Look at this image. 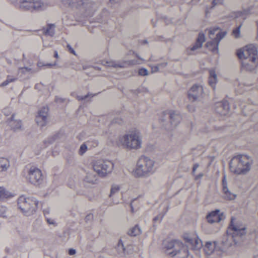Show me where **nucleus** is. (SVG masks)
I'll return each instance as SVG.
<instances>
[{"label":"nucleus","instance_id":"f257e3e1","mask_svg":"<svg viewBox=\"0 0 258 258\" xmlns=\"http://www.w3.org/2000/svg\"><path fill=\"white\" fill-rule=\"evenodd\" d=\"M253 163V158L245 154L233 156L229 162L230 170L237 174H245L250 171Z\"/></svg>","mask_w":258,"mask_h":258},{"label":"nucleus","instance_id":"f03ea898","mask_svg":"<svg viewBox=\"0 0 258 258\" xmlns=\"http://www.w3.org/2000/svg\"><path fill=\"white\" fill-rule=\"evenodd\" d=\"M118 141L124 149H140L142 147L143 136L138 131H132L120 137Z\"/></svg>","mask_w":258,"mask_h":258},{"label":"nucleus","instance_id":"7ed1b4c3","mask_svg":"<svg viewBox=\"0 0 258 258\" xmlns=\"http://www.w3.org/2000/svg\"><path fill=\"white\" fill-rule=\"evenodd\" d=\"M246 234V228L244 226L235 225L233 223V219L228 228L227 234L223 240V244L225 247L237 244L239 238Z\"/></svg>","mask_w":258,"mask_h":258},{"label":"nucleus","instance_id":"20e7f679","mask_svg":"<svg viewBox=\"0 0 258 258\" xmlns=\"http://www.w3.org/2000/svg\"><path fill=\"white\" fill-rule=\"evenodd\" d=\"M165 252L175 258H187L189 254L188 246L179 240H172L164 243Z\"/></svg>","mask_w":258,"mask_h":258},{"label":"nucleus","instance_id":"39448f33","mask_svg":"<svg viewBox=\"0 0 258 258\" xmlns=\"http://www.w3.org/2000/svg\"><path fill=\"white\" fill-rule=\"evenodd\" d=\"M155 162L147 156H142L137 161L134 171L136 177H149L155 171Z\"/></svg>","mask_w":258,"mask_h":258},{"label":"nucleus","instance_id":"423d86ee","mask_svg":"<svg viewBox=\"0 0 258 258\" xmlns=\"http://www.w3.org/2000/svg\"><path fill=\"white\" fill-rule=\"evenodd\" d=\"M17 204L25 215L30 216L38 208V201L35 198H26L24 196H21L18 200Z\"/></svg>","mask_w":258,"mask_h":258},{"label":"nucleus","instance_id":"0eeeda50","mask_svg":"<svg viewBox=\"0 0 258 258\" xmlns=\"http://www.w3.org/2000/svg\"><path fill=\"white\" fill-rule=\"evenodd\" d=\"M67 3L72 8H75L85 16L90 15L95 11V3L88 0H67Z\"/></svg>","mask_w":258,"mask_h":258},{"label":"nucleus","instance_id":"6e6552de","mask_svg":"<svg viewBox=\"0 0 258 258\" xmlns=\"http://www.w3.org/2000/svg\"><path fill=\"white\" fill-rule=\"evenodd\" d=\"M226 32H221L218 27L210 29L209 35L211 41H208L206 47L210 48L214 53H218V46L220 41L225 37Z\"/></svg>","mask_w":258,"mask_h":258},{"label":"nucleus","instance_id":"1a4fd4ad","mask_svg":"<svg viewBox=\"0 0 258 258\" xmlns=\"http://www.w3.org/2000/svg\"><path fill=\"white\" fill-rule=\"evenodd\" d=\"M160 120L166 128L172 129L178 125L180 122V114L173 110L165 111L162 113Z\"/></svg>","mask_w":258,"mask_h":258},{"label":"nucleus","instance_id":"9d476101","mask_svg":"<svg viewBox=\"0 0 258 258\" xmlns=\"http://www.w3.org/2000/svg\"><path fill=\"white\" fill-rule=\"evenodd\" d=\"M112 162L108 160L99 159L93 163V168L96 173L100 177H105L111 173L113 168Z\"/></svg>","mask_w":258,"mask_h":258},{"label":"nucleus","instance_id":"9b49d317","mask_svg":"<svg viewBox=\"0 0 258 258\" xmlns=\"http://www.w3.org/2000/svg\"><path fill=\"white\" fill-rule=\"evenodd\" d=\"M237 56L240 59H247L255 62L258 58L257 48L253 44L247 45L237 51Z\"/></svg>","mask_w":258,"mask_h":258},{"label":"nucleus","instance_id":"f8f14e48","mask_svg":"<svg viewBox=\"0 0 258 258\" xmlns=\"http://www.w3.org/2000/svg\"><path fill=\"white\" fill-rule=\"evenodd\" d=\"M27 179L34 185H39L43 181L41 171L37 167H30L28 171Z\"/></svg>","mask_w":258,"mask_h":258},{"label":"nucleus","instance_id":"ddd939ff","mask_svg":"<svg viewBox=\"0 0 258 258\" xmlns=\"http://www.w3.org/2000/svg\"><path fill=\"white\" fill-rule=\"evenodd\" d=\"M204 89L202 84H196L192 85L189 90L188 96L189 99L191 101L203 98Z\"/></svg>","mask_w":258,"mask_h":258},{"label":"nucleus","instance_id":"4468645a","mask_svg":"<svg viewBox=\"0 0 258 258\" xmlns=\"http://www.w3.org/2000/svg\"><path fill=\"white\" fill-rule=\"evenodd\" d=\"M19 8L23 11H33L38 10L39 3H36L35 0H19Z\"/></svg>","mask_w":258,"mask_h":258},{"label":"nucleus","instance_id":"2eb2a0df","mask_svg":"<svg viewBox=\"0 0 258 258\" xmlns=\"http://www.w3.org/2000/svg\"><path fill=\"white\" fill-rule=\"evenodd\" d=\"M48 107H43L42 109L39 111L36 117V121L38 125L43 127L46 125L47 122L48 116Z\"/></svg>","mask_w":258,"mask_h":258},{"label":"nucleus","instance_id":"dca6fc26","mask_svg":"<svg viewBox=\"0 0 258 258\" xmlns=\"http://www.w3.org/2000/svg\"><path fill=\"white\" fill-rule=\"evenodd\" d=\"M229 105L227 101L217 102L215 105V110L217 113L224 116L228 113Z\"/></svg>","mask_w":258,"mask_h":258},{"label":"nucleus","instance_id":"f3484780","mask_svg":"<svg viewBox=\"0 0 258 258\" xmlns=\"http://www.w3.org/2000/svg\"><path fill=\"white\" fill-rule=\"evenodd\" d=\"M223 213H220L219 210H216L208 214L207 219L210 223L219 222L223 218Z\"/></svg>","mask_w":258,"mask_h":258},{"label":"nucleus","instance_id":"a211bd4d","mask_svg":"<svg viewBox=\"0 0 258 258\" xmlns=\"http://www.w3.org/2000/svg\"><path fill=\"white\" fill-rule=\"evenodd\" d=\"M223 192L224 198L227 200H234L236 197V195L233 194L229 190L225 177H224L223 179Z\"/></svg>","mask_w":258,"mask_h":258},{"label":"nucleus","instance_id":"6ab92c4d","mask_svg":"<svg viewBox=\"0 0 258 258\" xmlns=\"http://www.w3.org/2000/svg\"><path fill=\"white\" fill-rule=\"evenodd\" d=\"M216 242H207L206 243L204 250L206 254L210 255L213 252H218L220 250L219 247L217 245Z\"/></svg>","mask_w":258,"mask_h":258},{"label":"nucleus","instance_id":"aec40b11","mask_svg":"<svg viewBox=\"0 0 258 258\" xmlns=\"http://www.w3.org/2000/svg\"><path fill=\"white\" fill-rule=\"evenodd\" d=\"M185 241L191 244L194 249H199L202 247L203 244L202 241L199 238H195L194 239L190 237L184 238Z\"/></svg>","mask_w":258,"mask_h":258},{"label":"nucleus","instance_id":"412c9836","mask_svg":"<svg viewBox=\"0 0 258 258\" xmlns=\"http://www.w3.org/2000/svg\"><path fill=\"white\" fill-rule=\"evenodd\" d=\"M242 68L243 69L247 70V71H253L256 66V61L253 62L248 59H242Z\"/></svg>","mask_w":258,"mask_h":258},{"label":"nucleus","instance_id":"4be33fe9","mask_svg":"<svg viewBox=\"0 0 258 258\" xmlns=\"http://www.w3.org/2000/svg\"><path fill=\"white\" fill-rule=\"evenodd\" d=\"M10 126L15 132L20 131L22 128L21 120L15 119L14 115H12L9 121Z\"/></svg>","mask_w":258,"mask_h":258},{"label":"nucleus","instance_id":"5701e85b","mask_svg":"<svg viewBox=\"0 0 258 258\" xmlns=\"http://www.w3.org/2000/svg\"><path fill=\"white\" fill-rule=\"evenodd\" d=\"M10 167V161L8 158H0V173H4L9 170Z\"/></svg>","mask_w":258,"mask_h":258},{"label":"nucleus","instance_id":"b1692460","mask_svg":"<svg viewBox=\"0 0 258 258\" xmlns=\"http://www.w3.org/2000/svg\"><path fill=\"white\" fill-rule=\"evenodd\" d=\"M217 81V76L214 70H210V77L209 78V84L214 89L215 88V85Z\"/></svg>","mask_w":258,"mask_h":258},{"label":"nucleus","instance_id":"393cba45","mask_svg":"<svg viewBox=\"0 0 258 258\" xmlns=\"http://www.w3.org/2000/svg\"><path fill=\"white\" fill-rule=\"evenodd\" d=\"M84 182L91 184H94L97 182V177L93 173H87L84 179Z\"/></svg>","mask_w":258,"mask_h":258},{"label":"nucleus","instance_id":"a878e982","mask_svg":"<svg viewBox=\"0 0 258 258\" xmlns=\"http://www.w3.org/2000/svg\"><path fill=\"white\" fill-rule=\"evenodd\" d=\"M13 195L5 188L0 187V200L3 201L6 199L13 197Z\"/></svg>","mask_w":258,"mask_h":258},{"label":"nucleus","instance_id":"bb28decb","mask_svg":"<svg viewBox=\"0 0 258 258\" xmlns=\"http://www.w3.org/2000/svg\"><path fill=\"white\" fill-rule=\"evenodd\" d=\"M141 232V228L138 225H135L134 227L130 229L127 232V234L131 236H137V235L140 234Z\"/></svg>","mask_w":258,"mask_h":258},{"label":"nucleus","instance_id":"cd10ccee","mask_svg":"<svg viewBox=\"0 0 258 258\" xmlns=\"http://www.w3.org/2000/svg\"><path fill=\"white\" fill-rule=\"evenodd\" d=\"M55 26L53 24H49L47 28L43 29V32L45 35L50 36H53L55 33Z\"/></svg>","mask_w":258,"mask_h":258},{"label":"nucleus","instance_id":"c85d7f7f","mask_svg":"<svg viewBox=\"0 0 258 258\" xmlns=\"http://www.w3.org/2000/svg\"><path fill=\"white\" fill-rule=\"evenodd\" d=\"M116 249L119 253H128V252L126 251V248L124 247L123 243L121 240H119L117 244Z\"/></svg>","mask_w":258,"mask_h":258},{"label":"nucleus","instance_id":"c756f323","mask_svg":"<svg viewBox=\"0 0 258 258\" xmlns=\"http://www.w3.org/2000/svg\"><path fill=\"white\" fill-rule=\"evenodd\" d=\"M105 65L109 67H113L115 68H116V67H119L120 68L124 67L123 65L120 64V63L116 61H114V60H109V61L105 62Z\"/></svg>","mask_w":258,"mask_h":258},{"label":"nucleus","instance_id":"7c9ffc66","mask_svg":"<svg viewBox=\"0 0 258 258\" xmlns=\"http://www.w3.org/2000/svg\"><path fill=\"white\" fill-rule=\"evenodd\" d=\"M90 143V141H88L87 142V144H89ZM88 149V147L87 146L86 143L82 144L81 146L80 147V149L79 151V154L80 155H83L84 154V153H86Z\"/></svg>","mask_w":258,"mask_h":258},{"label":"nucleus","instance_id":"2f4dec72","mask_svg":"<svg viewBox=\"0 0 258 258\" xmlns=\"http://www.w3.org/2000/svg\"><path fill=\"white\" fill-rule=\"evenodd\" d=\"M120 189V186L118 185L113 184L111 185V188L110 189V192L109 195V197H111L112 195L115 194V193L118 192Z\"/></svg>","mask_w":258,"mask_h":258},{"label":"nucleus","instance_id":"473e14b6","mask_svg":"<svg viewBox=\"0 0 258 258\" xmlns=\"http://www.w3.org/2000/svg\"><path fill=\"white\" fill-rule=\"evenodd\" d=\"M32 70V69L27 68V67H24L23 68H20L18 70V74L25 75L28 72Z\"/></svg>","mask_w":258,"mask_h":258},{"label":"nucleus","instance_id":"72a5a7b5","mask_svg":"<svg viewBox=\"0 0 258 258\" xmlns=\"http://www.w3.org/2000/svg\"><path fill=\"white\" fill-rule=\"evenodd\" d=\"M252 8L250 7L248 8L247 9H244L243 11L238 12V14L241 15L242 18L245 19V18L244 17V15H248L251 14V13L253 12L252 11Z\"/></svg>","mask_w":258,"mask_h":258},{"label":"nucleus","instance_id":"f704fd0d","mask_svg":"<svg viewBox=\"0 0 258 258\" xmlns=\"http://www.w3.org/2000/svg\"><path fill=\"white\" fill-rule=\"evenodd\" d=\"M8 209L5 206H0V216L6 217L7 216Z\"/></svg>","mask_w":258,"mask_h":258},{"label":"nucleus","instance_id":"c9c22d12","mask_svg":"<svg viewBox=\"0 0 258 258\" xmlns=\"http://www.w3.org/2000/svg\"><path fill=\"white\" fill-rule=\"evenodd\" d=\"M241 24L239 25L236 29L233 30L232 34L235 38H238L240 35V27H241Z\"/></svg>","mask_w":258,"mask_h":258},{"label":"nucleus","instance_id":"e433bc0d","mask_svg":"<svg viewBox=\"0 0 258 258\" xmlns=\"http://www.w3.org/2000/svg\"><path fill=\"white\" fill-rule=\"evenodd\" d=\"M198 42L200 44H202V47L203 45V43L205 41V36L203 33H199L197 39Z\"/></svg>","mask_w":258,"mask_h":258},{"label":"nucleus","instance_id":"4c0bfd02","mask_svg":"<svg viewBox=\"0 0 258 258\" xmlns=\"http://www.w3.org/2000/svg\"><path fill=\"white\" fill-rule=\"evenodd\" d=\"M148 72L147 70V69L145 68H142L140 69L139 71V75L141 76H146L148 75Z\"/></svg>","mask_w":258,"mask_h":258},{"label":"nucleus","instance_id":"58836bf2","mask_svg":"<svg viewBox=\"0 0 258 258\" xmlns=\"http://www.w3.org/2000/svg\"><path fill=\"white\" fill-rule=\"evenodd\" d=\"M202 47V44H200L199 43L197 40L196 43L194 45L193 47L191 48V50L194 51L197 50V49H198L199 48Z\"/></svg>","mask_w":258,"mask_h":258},{"label":"nucleus","instance_id":"ea45409f","mask_svg":"<svg viewBox=\"0 0 258 258\" xmlns=\"http://www.w3.org/2000/svg\"><path fill=\"white\" fill-rule=\"evenodd\" d=\"M163 216H164V215H159L155 217V218L153 219L154 222H160L161 221V220L163 219Z\"/></svg>","mask_w":258,"mask_h":258},{"label":"nucleus","instance_id":"a19ab883","mask_svg":"<svg viewBox=\"0 0 258 258\" xmlns=\"http://www.w3.org/2000/svg\"><path fill=\"white\" fill-rule=\"evenodd\" d=\"M224 0H213V6H215L216 5H220V4H222Z\"/></svg>","mask_w":258,"mask_h":258},{"label":"nucleus","instance_id":"79ce46f5","mask_svg":"<svg viewBox=\"0 0 258 258\" xmlns=\"http://www.w3.org/2000/svg\"><path fill=\"white\" fill-rule=\"evenodd\" d=\"M90 96H91V94H88L85 96H77V99L80 101V100H83L87 98V97ZM93 96L94 95H91L92 97H93Z\"/></svg>","mask_w":258,"mask_h":258},{"label":"nucleus","instance_id":"37998d69","mask_svg":"<svg viewBox=\"0 0 258 258\" xmlns=\"http://www.w3.org/2000/svg\"><path fill=\"white\" fill-rule=\"evenodd\" d=\"M67 47L70 53L75 55L76 54L75 53V50H74V49L72 48L70 44H67Z\"/></svg>","mask_w":258,"mask_h":258},{"label":"nucleus","instance_id":"c03bdc74","mask_svg":"<svg viewBox=\"0 0 258 258\" xmlns=\"http://www.w3.org/2000/svg\"><path fill=\"white\" fill-rule=\"evenodd\" d=\"M7 78L8 79L9 83H10V82H14V81H16L17 79V78L13 77H12V76H10V75L7 76Z\"/></svg>","mask_w":258,"mask_h":258},{"label":"nucleus","instance_id":"a18cd8bd","mask_svg":"<svg viewBox=\"0 0 258 258\" xmlns=\"http://www.w3.org/2000/svg\"><path fill=\"white\" fill-rule=\"evenodd\" d=\"M159 68L158 64L157 66H153L152 67V71L153 73L159 71Z\"/></svg>","mask_w":258,"mask_h":258},{"label":"nucleus","instance_id":"49530a36","mask_svg":"<svg viewBox=\"0 0 258 258\" xmlns=\"http://www.w3.org/2000/svg\"><path fill=\"white\" fill-rule=\"evenodd\" d=\"M167 65H168V63L167 62L160 63L158 64L159 69L160 68H164V67H166Z\"/></svg>","mask_w":258,"mask_h":258},{"label":"nucleus","instance_id":"de8ad7c7","mask_svg":"<svg viewBox=\"0 0 258 258\" xmlns=\"http://www.w3.org/2000/svg\"><path fill=\"white\" fill-rule=\"evenodd\" d=\"M199 167V164L198 163L195 164L192 167V172L195 173L197 168Z\"/></svg>","mask_w":258,"mask_h":258},{"label":"nucleus","instance_id":"09e8293b","mask_svg":"<svg viewBox=\"0 0 258 258\" xmlns=\"http://www.w3.org/2000/svg\"><path fill=\"white\" fill-rule=\"evenodd\" d=\"M36 3H39V8H41L42 6H43V0H35Z\"/></svg>","mask_w":258,"mask_h":258},{"label":"nucleus","instance_id":"8fccbe9b","mask_svg":"<svg viewBox=\"0 0 258 258\" xmlns=\"http://www.w3.org/2000/svg\"><path fill=\"white\" fill-rule=\"evenodd\" d=\"M9 84H10V83H9L8 79V77H7V78L6 79V80L5 81H4L3 83H2L1 84V86H6V85H7Z\"/></svg>","mask_w":258,"mask_h":258},{"label":"nucleus","instance_id":"3c124183","mask_svg":"<svg viewBox=\"0 0 258 258\" xmlns=\"http://www.w3.org/2000/svg\"><path fill=\"white\" fill-rule=\"evenodd\" d=\"M69 253L71 255L75 254L76 250L75 249H73V248L70 249L69 250Z\"/></svg>","mask_w":258,"mask_h":258},{"label":"nucleus","instance_id":"603ef678","mask_svg":"<svg viewBox=\"0 0 258 258\" xmlns=\"http://www.w3.org/2000/svg\"><path fill=\"white\" fill-rule=\"evenodd\" d=\"M127 63L129 65H135V64H136L138 62L137 61H136V60H129L127 62Z\"/></svg>","mask_w":258,"mask_h":258},{"label":"nucleus","instance_id":"864d4df0","mask_svg":"<svg viewBox=\"0 0 258 258\" xmlns=\"http://www.w3.org/2000/svg\"><path fill=\"white\" fill-rule=\"evenodd\" d=\"M56 62H54L53 63H46L45 64H44V66L50 67L56 65Z\"/></svg>","mask_w":258,"mask_h":258},{"label":"nucleus","instance_id":"5fc2aeb1","mask_svg":"<svg viewBox=\"0 0 258 258\" xmlns=\"http://www.w3.org/2000/svg\"><path fill=\"white\" fill-rule=\"evenodd\" d=\"M47 221L49 224H54V222L52 219H47Z\"/></svg>","mask_w":258,"mask_h":258},{"label":"nucleus","instance_id":"6e6d98bb","mask_svg":"<svg viewBox=\"0 0 258 258\" xmlns=\"http://www.w3.org/2000/svg\"><path fill=\"white\" fill-rule=\"evenodd\" d=\"M121 0H110L112 3H116L120 2Z\"/></svg>","mask_w":258,"mask_h":258},{"label":"nucleus","instance_id":"4d7b16f0","mask_svg":"<svg viewBox=\"0 0 258 258\" xmlns=\"http://www.w3.org/2000/svg\"><path fill=\"white\" fill-rule=\"evenodd\" d=\"M54 56L55 57H56V58H58V52H57L56 50L54 51Z\"/></svg>","mask_w":258,"mask_h":258},{"label":"nucleus","instance_id":"13d9d810","mask_svg":"<svg viewBox=\"0 0 258 258\" xmlns=\"http://www.w3.org/2000/svg\"><path fill=\"white\" fill-rule=\"evenodd\" d=\"M93 146H98V141H94V143H93Z\"/></svg>","mask_w":258,"mask_h":258},{"label":"nucleus","instance_id":"bf43d9fd","mask_svg":"<svg viewBox=\"0 0 258 258\" xmlns=\"http://www.w3.org/2000/svg\"><path fill=\"white\" fill-rule=\"evenodd\" d=\"M130 206H131V208L132 212H133L134 209H133V205H132V203H131V204H130Z\"/></svg>","mask_w":258,"mask_h":258},{"label":"nucleus","instance_id":"052dcab7","mask_svg":"<svg viewBox=\"0 0 258 258\" xmlns=\"http://www.w3.org/2000/svg\"><path fill=\"white\" fill-rule=\"evenodd\" d=\"M25 57H25V53H23V59H25Z\"/></svg>","mask_w":258,"mask_h":258},{"label":"nucleus","instance_id":"680f3d73","mask_svg":"<svg viewBox=\"0 0 258 258\" xmlns=\"http://www.w3.org/2000/svg\"><path fill=\"white\" fill-rule=\"evenodd\" d=\"M136 56L137 57H138L139 59H140L141 60H143V58H141V57H140V56H139V55H138V54H136Z\"/></svg>","mask_w":258,"mask_h":258},{"label":"nucleus","instance_id":"e2e57ef3","mask_svg":"<svg viewBox=\"0 0 258 258\" xmlns=\"http://www.w3.org/2000/svg\"><path fill=\"white\" fill-rule=\"evenodd\" d=\"M147 42H148V41H147V40L144 41V44H146V43H147Z\"/></svg>","mask_w":258,"mask_h":258},{"label":"nucleus","instance_id":"0e129e2a","mask_svg":"<svg viewBox=\"0 0 258 258\" xmlns=\"http://www.w3.org/2000/svg\"><path fill=\"white\" fill-rule=\"evenodd\" d=\"M238 12H238V13H237V17H238V15H239V16H242L241 15L238 14Z\"/></svg>","mask_w":258,"mask_h":258},{"label":"nucleus","instance_id":"69168bd1","mask_svg":"<svg viewBox=\"0 0 258 258\" xmlns=\"http://www.w3.org/2000/svg\"><path fill=\"white\" fill-rule=\"evenodd\" d=\"M90 216V215H87V217Z\"/></svg>","mask_w":258,"mask_h":258}]
</instances>
